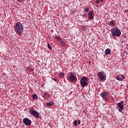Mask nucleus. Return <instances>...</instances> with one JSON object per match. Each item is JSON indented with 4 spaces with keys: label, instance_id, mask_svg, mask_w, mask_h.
I'll return each instance as SVG.
<instances>
[{
    "label": "nucleus",
    "instance_id": "obj_10",
    "mask_svg": "<svg viewBox=\"0 0 128 128\" xmlns=\"http://www.w3.org/2000/svg\"><path fill=\"white\" fill-rule=\"evenodd\" d=\"M94 12L92 11H90L88 14V16L89 20H94Z\"/></svg>",
    "mask_w": 128,
    "mask_h": 128
},
{
    "label": "nucleus",
    "instance_id": "obj_13",
    "mask_svg": "<svg viewBox=\"0 0 128 128\" xmlns=\"http://www.w3.org/2000/svg\"><path fill=\"white\" fill-rule=\"evenodd\" d=\"M110 54V49H106L105 50V54H106V56H108V54Z\"/></svg>",
    "mask_w": 128,
    "mask_h": 128
},
{
    "label": "nucleus",
    "instance_id": "obj_11",
    "mask_svg": "<svg viewBox=\"0 0 128 128\" xmlns=\"http://www.w3.org/2000/svg\"><path fill=\"white\" fill-rule=\"evenodd\" d=\"M116 24V21L114 20H112L108 22V25L110 26H115Z\"/></svg>",
    "mask_w": 128,
    "mask_h": 128
},
{
    "label": "nucleus",
    "instance_id": "obj_15",
    "mask_svg": "<svg viewBox=\"0 0 128 128\" xmlns=\"http://www.w3.org/2000/svg\"><path fill=\"white\" fill-rule=\"evenodd\" d=\"M59 76L60 78H64V74L62 72H60L59 74Z\"/></svg>",
    "mask_w": 128,
    "mask_h": 128
},
{
    "label": "nucleus",
    "instance_id": "obj_2",
    "mask_svg": "<svg viewBox=\"0 0 128 128\" xmlns=\"http://www.w3.org/2000/svg\"><path fill=\"white\" fill-rule=\"evenodd\" d=\"M111 34L112 36H120L122 34V32L118 26L115 27L114 28L111 30Z\"/></svg>",
    "mask_w": 128,
    "mask_h": 128
},
{
    "label": "nucleus",
    "instance_id": "obj_3",
    "mask_svg": "<svg viewBox=\"0 0 128 128\" xmlns=\"http://www.w3.org/2000/svg\"><path fill=\"white\" fill-rule=\"evenodd\" d=\"M88 80L89 79L88 77L86 76H83L81 78L80 80V84L82 88H84L86 86L88 85Z\"/></svg>",
    "mask_w": 128,
    "mask_h": 128
},
{
    "label": "nucleus",
    "instance_id": "obj_27",
    "mask_svg": "<svg viewBox=\"0 0 128 128\" xmlns=\"http://www.w3.org/2000/svg\"><path fill=\"white\" fill-rule=\"evenodd\" d=\"M48 94H46V93H45V94H44V96H48Z\"/></svg>",
    "mask_w": 128,
    "mask_h": 128
},
{
    "label": "nucleus",
    "instance_id": "obj_12",
    "mask_svg": "<svg viewBox=\"0 0 128 128\" xmlns=\"http://www.w3.org/2000/svg\"><path fill=\"white\" fill-rule=\"evenodd\" d=\"M124 78H125L124 76H122V78L120 76H116V79L118 80H124Z\"/></svg>",
    "mask_w": 128,
    "mask_h": 128
},
{
    "label": "nucleus",
    "instance_id": "obj_16",
    "mask_svg": "<svg viewBox=\"0 0 128 128\" xmlns=\"http://www.w3.org/2000/svg\"><path fill=\"white\" fill-rule=\"evenodd\" d=\"M32 98H33V100H38V95H36V94H33Z\"/></svg>",
    "mask_w": 128,
    "mask_h": 128
},
{
    "label": "nucleus",
    "instance_id": "obj_20",
    "mask_svg": "<svg viewBox=\"0 0 128 128\" xmlns=\"http://www.w3.org/2000/svg\"><path fill=\"white\" fill-rule=\"evenodd\" d=\"M74 126H76L77 124H78V122H77L76 120H74Z\"/></svg>",
    "mask_w": 128,
    "mask_h": 128
},
{
    "label": "nucleus",
    "instance_id": "obj_22",
    "mask_svg": "<svg viewBox=\"0 0 128 128\" xmlns=\"http://www.w3.org/2000/svg\"><path fill=\"white\" fill-rule=\"evenodd\" d=\"M55 38H56V40H60V36H55Z\"/></svg>",
    "mask_w": 128,
    "mask_h": 128
},
{
    "label": "nucleus",
    "instance_id": "obj_14",
    "mask_svg": "<svg viewBox=\"0 0 128 128\" xmlns=\"http://www.w3.org/2000/svg\"><path fill=\"white\" fill-rule=\"evenodd\" d=\"M46 104L48 106H52L54 105V102H47Z\"/></svg>",
    "mask_w": 128,
    "mask_h": 128
},
{
    "label": "nucleus",
    "instance_id": "obj_23",
    "mask_svg": "<svg viewBox=\"0 0 128 128\" xmlns=\"http://www.w3.org/2000/svg\"><path fill=\"white\" fill-rule=\"evenodd\" d=\"M53 80H54V82H57L58 79L56 78H52Z\"/></svg>",
    "mask_w": 128,
    "mask_h": 128
},
{
    "label": "nucleus",
    "instance_id": "obj_24",
    "mask_svg": "<svg viewBox=\"0 0 128 128\" xmlns=\"http://www.w3.org/2000/svg\"><path fill=\"white\" fill-rule=\"evenodd\" d=\"M88 16V15L86 14H84V18H86Z\"/></svg>",
    "mask_w": 128,
    "mask_h": 128
},
{
    "label": "nucleus",
    "instance_id": "obj_25",
    "mask_svg": "<svg viewBox=\"0 0 128 128\" xmlns=\"http://www.w3.org/2000/svg\"><path fill=\"white\" fill-rule=\"evenodd\" d=\"M18 2H22V0H17Z\"/></svg>",
    "mask_w": 128,
    "mask_h": 128
},
{
    "label": "nucleus",
    "instance_id": "obj_21",
    "mask_svg": "<svg viewBox=\"0 0 128 128\" xmlns=\"http://www.w3.org/2000/svg\"><path fill=\"white\" fill-rule=\"evenodd\" d=\"M48 48L49 50H52V46H50V44H48Z\"/></svg>",
    "mask_w": 128,
    "mask_h": 128
},
{
    "label": "nucleus",
    "instance_id": "obj_19",
    "mask_svg": "<svg viewBox=\"0 0 128 128\" xmlns=\"http://www.w3.org/2000/svg\"><path fill=\"white\" fill-rule=\"evenodd\" d=\"M60 44H62V46H66V44H64V41L61 42Z\"/></svg>",
    "mask_w": 128,
    "mask_h": 128
},
{
    "label": "nucleus",
    "instance_id": "obj_7",
    "mask_svg": "<svg viewBox=\"0 0 128 128\" xmlns=\"http://www.w3.org/2000/svg\"><path fill=\"white\" fill-rule=\"evenodd\" d=\"M118 106L116 108H118V112H122V110H124V102L122 101H121L120 102L118 103Z\"/></svg>",
    "mask_w": 128,
    "mask_h": 128
},
{
    "label": "nucleus",
    "instance_id": "obj_6",
    "mask_svg": "<svg viewBox=\"0 0 128 128\" xmlns=\"http://www.w3.org/2000/svg\"><path fill=\"white\" fill-rule=\"evenodd\" d=\"M98 77L101 80H104L106 78V76L104 74V72H98Z\"/></svg>",
    "mask_w": 128,
    "mask_h": 128
},
{
    "label": "nucleus",
    "instance_id": "obj_18",
    "mask_svg": "<svg viewBox=\"0 0 128 128\" xmlns=\"http://www.w3.org/2000/svg\"><path fill=\"white\" fill-rule=\"evenodd\" d=\"M100 2H104V0H96L95 2L96 4H99Z\"/></svg>",
    "mask_w": 128,
    "mask_h": 128
},
{
    "label": "nucleus",
    "instance_id": "obj_8",
    "mask_svg": "<svg viewBox=\"0 0 128 128\" xmlns=\"http://www.w3.org/2000/svg\"><path fill=\"white\" fill-rule=\"evenodd\" d=\"M100 96L103 98L104 100H108L109 96L108 95L107 92H102L100 94Z\"/></svg>",
    "mask_w": 128,
    "mask_h": 128
},
{
    "label": "nucleus",
    "instance_id": "obj_9",
    "mask_svg": "<svg viewBox=\"0 0 128 128\" xmlns=\"http://www.w3.org/2000/svg\"><path fill=\"white\" fill-rule=\"evenodd\" d=\"M23 122L26 124V126H30V124H32V120L27 118L23 119Z\"/></svg>",
    "mask_w": 128,
    "mask_h": 128
},
{
    "label": "nucleus",
    "instance_id": "obj_17",
    "mask_svg": "<svg viewBox=\"0 0 128 128\" xmlns=\"http://www.w3.org/2000/svg\"><path fill=\"white\" fill-rule=\"evenodd\" d=\"M84 12H90V8H84Z\"/></svg>",
    "mask_w": 128,
    "mask_h": 128
},
{
    "label": "nucleus",
    "instance_id": "obj_4",
    "mask_svg": "<svg viewBox=\"0 0 128 128\" xmlns=\"http://www.w3.org/2000/svg\"><path fill=\"white\" fill-rule=\"evenodd\" d=\"M67 80L69 82H76L78 78H76V76L74 74L71 72L68 76H67Z\"/></svg>",
    "mask_w": 128,
    "mask_h": 128
},
{
    "label": "nucleus",
    "instance_id": "obj_26",
    "mask_svg": "<svg viewBox=\"0 0 128 128\" xmlns=\"http://www.w3.org/2000/svg\"><path fill=\"white\" fill-rule=\"evenodd\" d=\"M78 124H80V120L78 121Z\"/></svg>",
    "mask_w": 128,
    "mask_h": 128
},
{
    "label": "nucleus",
    "instance_id": "obj_1",
    "mask_svg": "<svg viewBox=\"0 0 128 128\" xmlns=\"http://www.w3.org/2000/svg\"><path fill=\"white\" fill-rule=\"evenodd\" d=\"M14 30L17 34L22 36V32H24V26L22 23L18 22L16 24Z\"/></svg>",
    "mask_w": 128,
    "mask_h": 128
},
{
    "label": "nucleus",
    "instance_id": "obj_5",
    "mask_svg": "<svg viewBox=\"0 0 128 128\" xmlns=\"http://www.w3.org/2000/svg\"><path fill=\"white\" fill-rule=\"evenodd\" d=\"M29 112L36 118H40V114H38V112L34 110V109H30Z\"/></svg>",
    "mask_w": 128,
    "mask_h": 128
}]
</instances>
